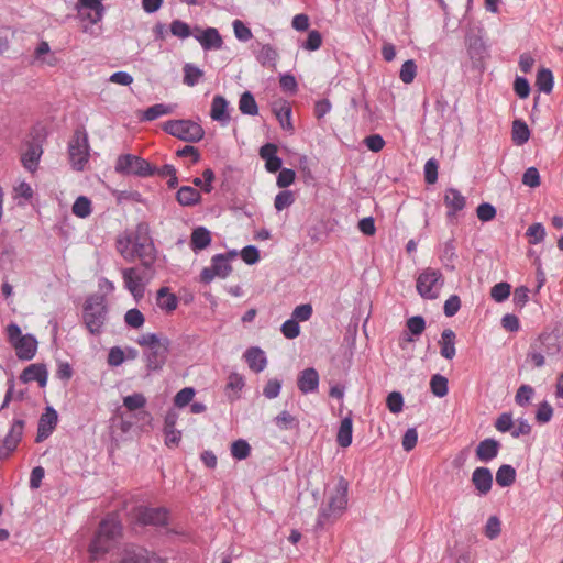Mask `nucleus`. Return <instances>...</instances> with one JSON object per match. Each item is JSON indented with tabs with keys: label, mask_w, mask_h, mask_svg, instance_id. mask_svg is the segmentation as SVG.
<instances>
[{
	"label": "nucleus",
	"mask_w": 563,
	"mask_h": 563,
	"mask_svg": "<svg viewBox=\"0 0 563 563\" xmlns=\"http://www.w3.org/2000/svg\"><path fill=\"white\" fill-rule=\"evenodd\" d=\"M122 527L117 516L108 515L99 525V528L89 544V554L92 560H98L101 555L112 549L120 536Z\"/></svg>",
	"instance_id": "f257e3e1"
},
{
	"label": "nucleus",
	"mask_w": 563,
	"mask_h": 563,
	"mask_svg": "<svg viewBox=\"0 0 563 563\" xmlns=\"http://www.w3.org/2000/svg\"><path fill=\"white\" fill-rule=\"evenodd\" d=\"M107 317L108 306L104 295H90L85 301L82 311V320L87 330L93 335L100 334L107 322Z\"/></svg>",
	"instance_id": "f03ea898"
},
{
	"label": "nucleus",
	"mask_w": 563,
	"mask_h": 563,
	"mask_svg": "<svg viewBox=\"0 0 563 563\" xmlns=\"http://www.w3.org/2000/svg\"><path fill=\"white\" fill-rule=\"evenodd\" d=\"M132 252L133 261L139 258L145 269L152 271L156 261V250L145 223L137 224L132 232Z\"/></svg>",
	"instance_id": "7ed1b4c3"
},
{
	"label": "nucleus",
	"mask_w": 563,
	"mask_h": 563,
	"mask_svg": "<svg viewBox=\"0 0 563 563\" xmlns=\"http://www.w3.org/2000/svg\"><path fill=\"white\" fill-rule=\"evenodd\" d=\"M349 484L344 478H340L334 492L331 494L327 506L320 509L318 525L323 526L331 520L339 518L347 505Z\"/></svg>",
	"instance_id": "20e7f679"
},
{
	"label": "nucleus",
	"mask_w": 563,
	"mask_h": 563,
	"mask_svg": "<svg viewBox=\"0 0 563 563\" xmlns=\"http://www.w3.org/2000/svg\"><path fill=\"white\" fill-rule=\"evenodd\" d=\"M5 334L9 343L15 350L19 360L30 361L37 351V340L32 334H22L20 327L16 323L8 324Z\"/></svg>",
	"instance_id": "39448f33"
},
{
	"label": "nucleus",
	"mask_w": 563,
	"mask_h": 563,
	"mask_svg": "<svg viewBox=\"0 0 563 563\" xmlns=\"http://www.w3.org/2000/svg\"><path fill=\"white\" fill-rule=\"evenodd\" d=\"M560 349L559 340L554 334L543 333L531 343L528 360H530L536 367H542L545 364V356L556 355Z\"/></svg>",
	"instance_id": "423d86ee"
},
{
	"label": "nucleus",
	"mask_w": 563,
	"mask_h": 563,
	"mask_svg": "<svg viewBox=\"0 0 563 563\" xmlns=\"http://www.w3.org/2000/svg\"><path fill=\"white\" fill-rule=\"evenodd\" d=\"M444 285L442 273L435 268H426L417 277L416 288L423 299L433 300L440 295Z\"/></svg>",
	"instance_id": "0eeeda50"
},
{
	"label": "nucleus",
	"mask_w": 563,
	"mask_h": 563,
	"mask_svg": "<svg viewBox=\"0 0 563 563\" xmlns=\"http://www.w3.org/2000/svg\"><path fill=\"white\" fill-rule=\"evenodd\" d=\"M164 131L189 143L199 142L205 135L201 125L191 120H169L164 124Z\"/></svg>",
	"instance_id": "6e6552de"
},
{
	"label": "nucleus",
	"mask_w": 563,
	"mask_h": 563,
	"mask_svg": "<svg viewBox=\"0 0 563 563\" xmlns=\"http://www.w3.org/2000/svg\"><path fill=\"white\" fill-rule=\"evenodd\" d=\"M125 289L139 301L144 297L146 284L153 278L154 273L137 267L123 268L121 271Z\"/></svg>",
	"instance_id": "1a4fd4ad"
},
{
	"label": "nucleus",
	"mask_w": 563,
	"mask_h": 563,
	"mask_svg": "<svg viewBox=\"0 0 563 563\" xmlns=\"http://www.w3.org/2000/svg\"><path fill=\"white\" fill-rule=\"evenodd\" d=\"M115 172L123 175L148 177L155 175V167L142 157L132 154H124L118 157Z\"/></svg>",
	"instance_id": "9d476101"
},
{
	"label": "nucleus",
	"mask_w": 563,
	"mask_h": 563,
	"mask_svg": "<svg viewBox=\"0 0 563 563\" xmlns=\"http://www.w3.org/2000/svg\"><path fill=\"white\" fill-rule=\"evenodd\" d=\"M73 167L82 170L89 159L88 135L85 131L76 130L68 146Z\"/></svg>",
	"instance_id": "9b49d317"
},
{
	"label": "nucleus",
	"mask_w": 563,
	"mask_h": 563,
	"mask_svg": "<svg viewBox=\"0 0 563 563\" xmlns=\"http://www.w3.org/2000/svg\"><path fill=\"white\" fill-rule=\"evenodd\" d=\"M133 516L141 525L165 526L168 522V510L164 507L139 506Z\"/></svg>",
	"instance_id": "f8f14e48"
},
{
	"label": "nucleus",
	"mask_w": 563,
	"mask_h": 563,
	"mask_svg": "<svg viewBox=\"0 0 563 563\" xmlns=\"http://www.w3.org/2000/svg\"><path fill=\"white\" fill-rule=\"evenodd\" d=\"M24 431V421L15 419L3 439L2 445L0 446V460L8 459L11 453L16 449L20 443Z\"/></svg>",
	"instance_id": "ddd939ff"
},
{
	"label": "nucleus",
	"mask_w": 563,
	"mask_h": 563,
	"mask_svg": "<svg viewBox=\"0 0 563 563\" xmlns=\"http://www.w3.org/2000/svg\"><path fill=\"white\" fill-rule=\"evenodd\" d=\"M194 37L199 42L203 51H217L223 46L222 36L216 27L202 30L196 26L194 29Z\"/></svg>",
	"instance_id": "4468645a"
},
{
	"label": "nucleus",
	"mask_w": 563,
	"mask_h": 563,
	"mask_svg": "<svg viewBox=\"0 0 563 563\" xmlns=\"http://www.w3.org/2000/svg\"><path fill=\"white\" fill-rule=\"evenodd\" d=\"M170 342L164 338V342L151 349L146 354V367L150 371H159L166 363Z\"/></svg>",
	"instance_id": "2eb2a0df"
},
{
	"label": "nucleus",
	"mask_w": 563,
	"mask_h": 563,
	"mask_svg": "<svg viewBox=\"0 0 563 563\" xmlns=\"http://www.w3.org/2000/svg\"><path fill=\"white\" fill-rule=\"evenodd\" d=\"M57 412L52 407H47L38 420L36 442L47 439L57 426Z\"/></svg>",
	"instance_id": "dca6fc26"
},
{
	"label": "nucleus",
	"mask_w": 563,
	"mask_h": 563,
	"mask_svg": "<svg viewBox=\"0 0 563 563\" xmlns=\"http://www.w3.org/2000/svg\"><path fill=\"white\" fill-rule=\"evenodd\" d=\"M471 481L478 496H486L492 489L493 475L489 468L487 467H476L473 471Z\"/></svg>",
	"instance_id": "f3484780"
},
{
	"label": "nucleus",
	"mask_w": 563,
	"mask_h": 563,
	"mask_svg": "<svg viewBox=\"0 0 563 563\" xmlns=\"http://www.w3.org/2000/svg\"><path fill=\"white\" fill-rule=\"evenodd\" d=\"M256 60L266 68L276 69L279 58L278 51L271 44H258V48L254 51Z\"/></svg>",
	"instance_id": "a211bd4d"
},
{
	"label": "nucleus",
	"mask_w": 563,
	"mask_h": 563,
	"mask_svg": "<svg viewBox=\"0 0 563 563\" xmlns=\"http://www.w3.org/2000/svg\"><path fill=\"white\" fill-rule=\"evenodd\" d=\"M210 117L213 121L219 122L223 126L230 122L229 102L223 96L217 95L213 97Z\"/></svg>",
	"instance_id": "6ab92c4d"
},
{
	"label": "nucleus",
	"mask_w": 563,
	"mask_h": 563,
	"mask_svg": "<svg viewBox=\"0 0 563 563\" xmlns=\"http://www.w3.org/2000/svg\"><path fill=\"white\" fill-rule=\"evenodd\" d=\"M23 383L37 382L40 387H45L48 379V372L43 364H31L21 374Z\"/></svg>",
	"instance_id": "aec40b11"
},
{
	"label": "nucleus",
	"mask_w": 563,
	"mask_h": 563,
	"mask_svg": "<svg viewBox=\"0 0 563 563\" xmlns=\"http://www.w3.org/2000/svg\"><path fill=\"white\" fill-rule=\"evenodd\" d=\"M243 357L247 363L250 369L255 373L263 372L267 366V358L265 352L257 346L247 349L244 352Z\"/></svg>",
	"instance_id": "412c9836"
},
{
	"label": "nucleus",
	"mask_w": 563,
	"mask_h": 563,
	"mask_svg": "<svg viewBox=\"0 0 563 563\" xmlns=\"http://www.w3.org/2000/svg\"><path fill=\"white\" fill-rule=\"evenodd\" d=\"M319 386V374L314 368L303 369L298 377V388L303 394L313 393Z\"/></svg>",
	"instance_id": "4be33fe9"
},
{
	"label": "nucleus",
	"mask_w": 563,
	"mask_h": 563,
	"mask_svg": "<svg viewBox=\"0 0 563 563\" xmlns=\"http://www.w3.org/2000/svg\"><path fill=\"white\" fill-rule=\"evenodd\" d=\"M500 444L494 439L481 441L476 448V456L481 462H489L498 455Z\"/></svg>",
	"instance_id": "5701e85b"
},
{
	"label": "nucleus",
	"mask_w": 563,
	"mask_h": 563,
	"mask_svg": "<svg viewBox=\"0 0 563 563\" xmlns=\"http://www.w3.org/2000/svg\"><path fill=\"white\" fill-rule=\"evenodd\" d=\"M455 338L456 335L452 329H444L441 333L439 341L440 354L446 360H452L456 354Z\"/></svg>",
	"instance_id": "b1692460"
},
{
	"label": "nucleus",
	"mask_w": 563,
	"mask_h": 563,
	"mask_svg": "<svg viewBox=\"0 0 563 563\" xmlns=\"http://www.w3.org/2000/svg\"><path fill=\"white\" fill-rule=\"evenodd\" d=\"M444 203L450 209L449 217L454 216L465 207V197L455 188H449L444 195Z\"/></svg>",
	"instance_id": "393cba45"
},
{
	"label": "nucleus",
	"mask_w": 563,
	"mask_h": 563,
	"mask_svg": "<svg viewBox=\"0 0 563 563\" xmlns=\"http://www.w3.org/2000/svg\"><path fill=\"white\" fill-rule=\"evenodd\" d=\"M42 154V146L40 144L31 143L22 155V164L24 168L32 173L35 172Z\"/></svg>",
	"instance_id": "a878e982"
},
{
	"label": "nucleus",
	"mask_w": 563,
	"mask_h": 563,
	"mask_svg": "<svg viewBox=\"0 0 563 563\" xmlns=\"http://www.w3.org/2000/svg\"><path fill=\"white\" fill-rule=\"evenodd\" d=\"M156 305L159 309L166 312H172L177 308L178 299L176 295L170 292L168 287H162L156 294Z\"/></svg>",
	"instance_id": "bb28decb"
},
{
	"label": "nucleus",
	"mask_w": 563,
	"mask_h": 563,
	"mask_svg": "<svg viewBox=\"0 0 563 563\" xmlns=\"http://www.w3.org/2000/svg\"><path fill=\"white\" fill-rule=\"evenodd\" d=\"M236 255L235 252L230 253L229 255L217 254L211 260V267L216 272L217 276L220 278H225L230 275L232 267L229 263L230 258Z\"/></svg>",
	"instance_id": "cd10ccee"
},
{
	"label": "nucleus",
	"mask_w": 563,
	"mask_h": 563,
	"mask_svg": "<svg viewBox=\"0 0 563 563\" xmlns=\"http://www.w3.org/2000/svg\"><path fill=\"white\" fill-rule=\"evenodd\" d=\"M211 243V234L210 231L207 230L205 227H198L196 228L190 238V247L194 252H199L207 246H209Z\"/></svg>",
	"instance_id": "c85d7f7f"
},
{
	"label": "nucleus",
	"mask_w": 563,
	"mask_h": 563,
	"mask_svg": "<svg viewBox=\"0 0 563 563\" xmlns=\"http://www.w3.org/2000/svg\"><path fill=\"white\" fill-rule=\"evenodd\" d=\"M176 199L179 202V205L189 207L199 203L201 195L194 187L183 186L178 189Z\"/></svg>",
	"instance_id": "c756f323"
},
{
	"label": "nucleus",
	"mask_w": 563,
	"mask_h": 563,
	"mask_svg": "<svg viewBox=\"0 0 563 563\" xmlns=\"http://www.w3.org/2000/svg\"><path fill=\"white\" fill-rule=\"evenodd\" d=\"M352 433H353V421H352V418L350 416H347L341 420V423L339 427V431H338V435H336V441H338L339 445L342 448L350 446L352 443Z\"/></svg>",
	"instance_id": "7c9ffc66"
},
{
	"label": "nucleus",
	"mask_w": 563,
	"mask_h": 563,
	"mask_svg": "<svg viewBox=\"0 0 563 563\" xmlns=\"http://www.w3.org/2000/svg\"><path fill=\"white\" fill-rule=\"evenodd\" d=\"M244 378L238 373H231L228 377L225 390L230 400H235L239 397V393L244 387Z\"/></svg>",
	"instance_id": "2f4dec72"
},
{
	"label": "nucleus",
	"mask_w": 563,
	"mask_h": 563,
	"mask_svg": "<svg viewBox=\"0 0 563 563\" xmlns=\"http://www.w3.org/2000/svg\"><path fill=\"white\" fill-rule=\"evenodd\" d=\"M117 251L128 262H133L132 232H125L117 239Z\"/></svg>",
	"instance_id": "473e14b6"
},
{
	"label": "nucleus",
	"mask_w": 563,
	"mask_h": 563,
	"mask_svg": "<svg viewBox=\"0 0 563 563\" xmlns=\"http://www.w3.org/2000/svg\"><path fill=\"white\" fill-rule=\"evenodd\" d=\"M174 111V106L165 104V103H156L152 107H148L142 114L141 120L143 121H153L159 117L170 114Z\"/></svg>",
	"instance_id": "72a5a7b5"
},
{
	"label": "nucleus",
	"mask_w": 563,
	"mask_h": 563,
	"mask_svg": "<svg viewBox=\"0 0 563 563\" xmlns=\"http://www.w3.org/2000/svg\"><path fill=\"white\" fill-rule=\"evenodd\" d=\"M468 54L472 59H482L485 52L486 46L482 37L477 35H470L466 38Z\"/></svg>",
	"instance_id": "f704fd0d"
},
{
	"label": "nucleus",
	"mask_w": 563,
	"mask_h": 563,
	"mask_svg": "<svg viewBox=\"0 0 563 563\" xmlns=\"http://www.w3.org/2000/svg\"><path fill=\"white\" fill-rule=\"evenodd\" d=\"M239 109L243 114L247 115H256L258 113L257 103L250 91H245L241 95Z\"/></svg>",
	"instance_id": "c9c22d12"
},
{
	"label": "nucleus",
	"mask_w": 563,
	"mask_h": 563,
	"mask_svg": "<svg viewBox=\"0 0 563 563\" xmlns=\"http://www.w3.org/2000/svg\"><path fill=\"white\" fill-rule=\"evenodd\" d=\"M516 479V471L511 465H501L496 473V482L501 487L510 486Z\"/></svg>",
	"instance_id": "e433bc0d"
},
{
	"label": "nucleus",
	"mask_w": 563,
	"mask_h": 563,
	"mask_svg": "<svg viewBox=\"0 0 563 563\" xmlns=\"http://www.w3.org/2000/svg\"><path fill=\"white\" fill-rule=\"evenodd\" d=\"M536 85L544 93H550L553 89L554 80L550 69L542 68L537 74Z\"/></svg>",
	"instance_id": "4c0bfd02"
},
{
	"label": "nucleus",
	"mask_w": 563,
	"mask_h": 563,
	"mask_svg": "<svg viewBox=\"0 0 563 563\" xmlns=\"http://www.w3.org/2000/svg\"><path fill=\"white\" fill-rule=\"evenodd\" d=\"M448 384L446 377L441 374H434L430 379V389L434 396L442 398L449 393Z\"/></svg>",
	"instance_id": "58836bf2"
},
{
	"label": "nucleus",
	"mask_w": 563,
	"mask_h": 563,
	"mask_svg": "<svg viewBox=\"0 0 563 563\" xmlns=\"http://www.w3.org/2000/svg\"><path fill=\"white\" fill-rule=\"evenodd\" d=\"M203 77V71L194 64L187 63L184 66V84L194 87Z\"/></svg>",
	"instance_id": "ea45409f"
},
{
	"label": "nucleus",
	"mask_w": 563,
	"mask_h": 563,
	"mask_svg": "<svg viewBox=\"0 0 563 563\" xmlns=\"http://www.w3.org/2000/svg\"><path fill=\"white\" fill-rule=\"evenodd\" d=\"M530 131L526 122L516 120L512 125V140L516 144L522 145L528 142Z\"/></svg>",
	"instance_id": "a19ab883"
},
{
	"label": "nucleus",
	"mask_w": 563,
	"mask_h": 563,
	"mask_svg": "<svg viewBox=\"0 0 563 563\" xmlns=\"http://www.w3.org/2000/svg\"><path fill=\"white\" fill-rule=\"evenodd\" d=\"M71 211L78 218L85 219L91 214V201L86 196H79L73 207Z\"/></svg>",
	"instance_id": "79ce46f5"
},
{
	"label": "nucleus",
	"mask_w": 563,
	"mask_h": 563,
	"mask_svg": "<svg viewBox=\"0 0 563 563\" xmlns=\"http://www.w3.org/2000/svg\"><path fill=\"white\" fill-rule=\"evenodd\" d=\"M250 454L251 446L245 440L239 439L231 444V455L233 459L242 461L247 459Z\"/></svg>",
	"instance_id": "37998d69"
},
{
	"label": "nucleus",
	"mask_w": 563,
	"mask_h": 563,
	"mask_svg": "<svg viewBox=\"0 0 563 563\" xmlns=\"http://www.w3.org/2000/svg\"><path fill=\"white\" fill-rule=\"evenodd\" d=\"M275 114L280 126L286 131H292L294 125L291 122V108L288 104H283L280 108L275 109Z\"/></svg>",
	"instance_id": "c03bdc74"
},
{
	"label": "nucleus",
	"mask_w": 563,
	"mask_h": 563,
	"mask_svg": "<svg viewBox=\"0 0 563 563\" xmlns=\"http://www.w3.org/2000/svg\"><path fill=\"white\" fill-rule=\"evenodd\" d=\"M124 322L132 329H140L143 327L145 318L139 309L132 308L125 312Z\"/></svg>",
	"instance_id": "a18cd8bd"
},
{
	"label": "nucleus",
	"mask_w": 563,
	"mask_h": 563,
	"mask_svg": "<svg viewBox=\"0 0 563 563\" xmlns=\"http://www.w3.org/2000/svg\"><path fill=\"white\" fill-rule=\"evenodd\" d=\"M416 75H417V65H416L415 60H412V59L406 60L402 64V66L400 68V73H399V78L401 79V81L404 84H411L415 80Z\"/></svg>",
	"instance_id": "49530a36"
},
{
	"label": "nucleus",
	"mask_w": 563,
	"mask_h": 563,
	"mask_svg": "<svg viewBox=\"0 0 563 563\" xmlns=\"http://www.w3.org/2000/svg\"><path fill=\"white\" fill-rule=\"evenodd\" d=\"M170 33L180 40L188 38L191 35L194 36L190 26L181 20H174L170 23Z\"/></svg>",
	"instance_id": "de8ad7c7"
},
{
	"label": "nucleus",
	"mask_w": 563,
	"mask_h": 563,
	"mask_svg": "<svg viewBox=\"0 0 563 563\" xmlns=\"http://www.w3.org/2000/svg\"><path fill=\"white\" fill-rule=\"evenodd\" d=\"M510 289L511 286L508 283L501 282L493 286L490 296L496 302H503L509 297Z\"/></svg>",
	"instance_id": "09e8293b"
},
{
	"label": "nucleus",
	"mask_w": 563,
	"mask_h": 563,
	"mask_svg": "<svg viewBox=\"0 0 563 563\" xmlns=\"http://www.w3.org/2000/svg\"><path fill=\"white\" fill-rule=\"evenodd\" d=\"M295 202V196L290 190H284L276 195L274 207L277 211L290 207Z\"/></svg>",
	"instance_id": "8fccbe9b"
},
{
	"label": "nucleus",
	"mask_w": 563,
	"mask_h": 563,
	"mask_svg": "<svg viewBox=\"0 0 563 563\" xmlns=\"http://www.w3.org/2000/svg\"><path fill=\"white\" fill-rule=\"evenodd\" d=\"M145 404L146 398L140 393H135L123 398V406L130 411L141 409Z\"/></svg>",
	"instance_id": "3c124183"
},
{
	"label": "nucleus",
	"mask_w": 563,
	"mask_h": 563,
	"mask_svg": "<svg viewBox=\"0 0 563 563\" xmlns=\"http://www.w3.org/2000/svg\"><path fill=\"white\" fill-rule=\"evenodd\" d=\"M195 394L196 391L192 387H185L180 389L174 398L175 406L178 408L186 407L194 399Z\"/></svg>",
	"instance_id": "603ef678"
},
{
	"label": "nucleus",
	"mask_w": 563,
	"mask_h": 563,
	"mask_svg": "<svg viewBox=\"0 0 563 563\" xmlns=\"http://www.w3.org/2000/svg\"><path fill=\"white\" fill-rule=\"evenodd\" d=\"M234 36L240 42H247L253 37L252 31L241 20H234L232 23Z\"/></svg>",
	"instance_id": "864d4df0"
},
{
	"label": "nucleus",
	"mask_w": 563,
	"mask_h": 563,
	"mask_svg": "<svg viewBox=\"0 0 563 563\" xmlns=\"http://www.w3.org/2000/svg\"><path fill=\"white\" fill-rule=\"evenodd\" d=\"M501 531V522L498 517L492 516L488 518L486 525H485V536L494 540L496 539Z\"/></svg>",
	"instance_id": "5fc2aeb1"
},
{
	"label": "nucleus",
	"mask_w": 563,
	"mask_h": 563,
	"mask_svg": "<svg viewBox=\"0 0 563 563\" xmlns=\"http://www.w3.org/2000/svg\"><path fill=\"white\" fill-rule=\"evenodd\" d=\"M387 407L390 412L399 413L404 407V398L399 391H391L386 399Z\"/></svg>",
	"instance_id": "6e6d98bb"
},
{
	"label": "nucleus",
	"mask_w": 563,
	"mask_h": 563,
	"mask_svg": "<svg viewBox=\"0 0 563 563\" xmlns=\"http://www.w3.org/2000/svg\"><path fill=\"white\" fill-rule=\"evenodd\" d=\"M282 333L287 339H295L300 334V327L292 318L286 320L280 328Z\"/></svg>",
	"instance_id": "4d7b16f0"
},
{
	"label": "nucleus",
	"mask_w": 563,
	"mask_h": 563,
	"mask_svg": "<svg viewBox=\"0 0 563 563\" xmlns=\"http://www.w3.org/2000/svg\"><path fill=\"white\" fill-rule=\"evenodd\" d=\"M527 235L530 238V243L538 244L543 241L545 229L541 223H533L528 228Z\"/></svg>",
	"instance_id": "13d9d810"
},
{
	"label": "nucleus",
	"mask_w": 563,
	"mask_h": 563,
	"mask_svg": "<svg viewBox=\"0 0 563 563\" xmlns=\"http://www.w3.org/2000/svg\"><path fill=\"white\" fill-rule=\"evenodd\" d=\"M476 214L481 221L487 222L495 218L496 209L493 205L483 202L477 207Z\"/></svg>",
	"instance_id": "bf43d9fd"
},
{
	"label": "nucleus",
	"mask_w": 563,
	"mask_h": 563,
	"mask_svg": "<svg viewBox=\"0 0 563 563\" xmlns=\"http://www.w3.org/2000/svg\"><path fill=\"white\" fill-rule=\"evenodd\" d=\"M522 184L536 188L540 185V174L536 167H529L522 175Z\"/></svg>",
	"instance_id": "052dcab7"
},
{
	"label": "nucleus",
	"mask_w": 563,
	"mask_h": 563,
	"mask_svg": "<svg viewBox=\"0 0 563 563\" xmlns=\"http://www.w3.org/2000/svg\"><path fill=\"white\" fill-rule=\"evenodd\" d=\"M407 328L412 335H420L426 329V321L421 316H413L407 320Z\"/></svg>",
	"instance_id": "680f3d73"
},
{
	"label": "nucleus",
	"mask_w": 563,
	"mask_h": 563,
	"mask_svg": "<svg viewBox=\"0 0 563 563\" xmlns=\"http://www.w3.org/2000/svg\"><path fill=\"white\" fill-rule=\"evenodd\" d=\"M311 316H312V306L309 303H303V305L297 306L291 313V318L297 322L298 321H307L311 318Z\"/></svg>",
	"instance_id": "e2e57ef3"
},
{
	"label": "nucleus",
	"mask_w": 563,
	"mask_h": 563,
	"mask_svg": "<svg viewBox=\"0 0 563 563\" xmlns=\"http://www.w3.org/2000/svg\"><path fill=\"white\" fill-rule=\"evenodd\" d=\"M438 162L434 158H430L424 164V178L428 184H434L438 180Z\"/></svg>",
	"instance_id": "0e129e2a"
},
{
	"label": "nucleus",
	"mask_w": 563,
	"mask_h": 563,
	"mask_svg": "<svg viewBox=\"0 0 563 563\" xmlns=\"http://www.w3.org/2000/svg\"><path fill=\"white\" fill-rule=\"evenodd\" d=\"M533 388L529 385H522L519 387V389L517 390V394H516V402L519 405V406H526L529 404V401L531 400L532 396H533Z\"/></svg>",
	"instance_id": "69168bd1"
},
{
	"label": "nucleus",
	"mask_w": 563,
	"mask_h": 563,
	"mask_svg": "<svg viewBox=\"0 0 563 563\" xmlns=\"http://www.w3.org/2000/svg\"><path fill=\"white\" fill-rule=\"evenodd\" d=\"M461 308V300L460 297L456 295L450 296L443 307V312L446 317H453L457 313V311Z\"/></svg>",
	"instance_id": "338daca9"
},
{
	"label": "nucleus",
	"mask_w": 563,
	"mask_h": 563,
	"mask_svg": "<svg viewBox=\"0 0 563 563\" xmlns=\"http://www.w3.org/2000/svg\"><path fill=\"white\" fill-rule=\"evenodd\" d=\"M137 344L141 346L148 347L150 350L164 342V338L158 336L155 333L142 334L137 340Z\"/></svg>",
	"instance_id": "774afa93"
}]
</instances>
